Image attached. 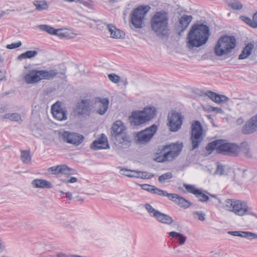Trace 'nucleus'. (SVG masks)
Returning <instances> with one entry per match:
<instances>
[{"mask_svg":"<svg viewBox=\"0 0 257 257\" xmlns=\"http://www.w3.org/2000/svg\"><path fill=\"white\" fill-rule=\"evenodd\" d=\"M5 248V245L3 243L2 239L0 238V249H3Z\"/></svg>","mask_w":257,"mask_h":257,"instance_id":"0e129e2a","label":"nucleus"},{"mask_svg":"<svg viewBox=\"0 0 257 257\" xmlns=\"http://www.w3.org/2000/svg\"><path fill=\"white\" fill-rule=\"evenodd\" d=\"M137 171L131 170L126 169H121L120 170V173L121 175L126 176L129 177H135L136 178L137 175L135 173H137Z\"/></svg>","mask_w":257,"mask_h":257,"instance_id":"58836bf2","label":"nucleus"},{"mask_svg":"<svg viewBox=\"0 0 257 257\" xmlns=\"http://www.w3.org/2000/svg\"><path fill=\"white\" fill-rule=\"evenodd\" d=\"M10 11H11V12L14 11V10H7L6 11H2L0 13V19L4 16H5V15L8 14L9 12H10Z\"/></svg>","mask_w":257,"mask_h":257,"instance_id":"6e6d98bb","label":"nucleus"},{"mask_svg":"<svg viewBox=\"0 0 257 257\" xmlns=\"http://www.w3.org/2000/svg\"><path fill=\"white\" fill-rule=\"evenodd\" d=\"M108 77L110 81L114 83L119 82L120 80L119 76L114 73L109 74Z\"/></svg>","mask_w":257,"mask_h":257,"instance_id":"c03bdc74","label":"nucleus"},{"mask_svg":"<svg viewBox=\"0 0 257 257\" xmlns=\"http://www.w3.org/2000/svg\"><path fill=\"white\" fill-rule=\"evenodd\" d=\"M206 95L208 96L212 101H214V98L216 97V93L211 91H209L206 93Z\"/></svg>","mask_w":257,"mask_h":257,"instance_id":"3c124183","label":"nucleus"},{"mask_svg":"<svg viewBox=\"0 0 257 257\" xmlns=\"http://www.w3.org/2000/svg\"><path fill=\"white\" fill-rule=\"evenodd\" d=\"M220 94H216V97L214 98V101L216 103H220Z\"/></svg>","mask_w":257,"mask_h":257,"instance_id":"bf43d9fd","label":"nucleus"},{"mask_svg":"<svg viewBox=\"0 0 257 257\" xmlns=\"http://www.w3.org/2000/svg\"><path fill=\"white\" fill-rule=\"evenodd\" d=\"M145 209L147 211L148 213L151 217H155L159 211L155 209L150 204L146 203L144 205Z\"/></svg>","mask_w":257,"mask_h":257,"instance_id":"e433bc0d","label":"nucleus"},{"mask_svg":"<svg viewBox=\"0 0 257 257\" xmlns=\"http://www.w3.org/2000/svg\"><path fill=\"white\" fill-rule=\"evenodd\" d=\"M4 117L6 119H9L14 121L19 122L22 121L21 115L18 112L6 113Z\"/></svg>","mask_w":257,"mask_h":257,"instance_id":"7c9ffc66","label":"nucleus"},{"mask_svg":"<svg viewBox=\"0 0 257 257\" xmlns=\"http://www.w3.org/2000/svg\"><path fill=\"white\" fill-rule=\"evenodd\" d=\"M22 45L21 41H19L16 43H12L11 44L7 45L6 48L9 49H13L16 48H18Z\"/></svg>","mask_w":257,"mask_h":257,"instance_id":"09e8293b","label":"nucleus"},{"mask_svg":"<svg viewBox=\"0 0 257 257\" xmlns=\"http://www.w3.org/2000/svg\"><path fill=\"white\" fill-rule=\"evenodd\" d=\"M31 184L35 188L51 189L53 187V185L50 182L42 179L33 180Z\"/></svg>","mask_w":257,"mask_h":257,"instance_id":"393cba45","label":"nucleus"},{"mask_svg":"<svg viewBox=\"0 0 257 257\" xmlns=\"http://www.w3.org/2000/svg\"><path fill=\"white\" fill-rule=\"evenodd\" d=\"M122 81L123 82V85L125 86H126L128 83L126 79H124L122 80Z\"/></svg>","mask_w":257,"mask_h":257,"instance_id":"338daca9","label":"nucleus"},{"mask_svg":"<svg viewBox=\"0 0 257 257\" xmlns=\"http://www.w3.org/2000/svg\"><path fill=\"white\" fill-rule=\"evenodd\" d=\"M253 23L252 24V28H257V12L255 13L253 16Z\"/></svg>","mask_w":257,"mask_h":257,"instance_id":"603ef678","label":"nucleus"},{"mask_svg":"<svg viewBox=\"0 0 257 257\" xmlns=\"http://www.w3.org/2000/svg\"><path fill=\"white\" fill-rule=\"evenodd\" d=\"M212 110L219 113L222 112L221 108L219 107H212Z\"/></svg>","mask_w":257,"mask_h":257,"instance_id":"052dcab7","label":"nucleus"},{"mask_svg":"<svg viewBox=\"0 0 257 257\" xmlns=\"http://www.w3.org/2000/svg\"><path fill=\"white\" fill-rule=\"evenodd\" d=\"M36 9L38 11L46 10L48 8V5L45 0H37L33 3Z\"/></svg>","mask_w":257,"mask_h":257,"instance_id":"c85d7f7f","label":"nucleus"},{"mask_svg":"<svg viewBox=\"0 0 257 257\" xmlns=\"http://www.w3.org/2000/svg\"><path fill=\"white\" fill-rule=\"evenodd\" d=\"M124 131L125 127L122 122L117 120L111 126L110 137L112 141H114L115 144L119 145L120 147L127 148L130 146L131 141Z\"/></svg>","mask_w":257,"mask_h":257,"instance_id":"39448f33","label":"nucleus"},{"mask_svg":"<svg viewBox=\"0 0 257 257\" xmlns=\"http://www.w3.org/2000/svg\"><path fill=\"white\" fill-rule=\"evenodd\" d=\"M77 179L74 177H71L70 178L67 180H66L65 182L68 183H73L77 182Z\"/></svg>","mask_w":257,"mask_h":257,"instance_id":"5fc2aeb1","label":"nucleus"},{"mask_svg":"<svg viewBox=\"0 0 257 257\" xmlns=\"http://www.w3.org/2000/svg\"><path fill=\"white\" fill-rule=\"evenodd\" d=\"M184 117L181 113L172 111L168 115V125L171 132H177L182 124Z\"/></svg>","mask_w":257,"mask_h":257,"instance_id":"4468645a","label":"nucleus"},{"mask_svg":"<svg viewBox=\"0 0 257 257\" xmlns=\"http://www.w3.org/2000/svg\"><path fill=\"white\" fill-rule=\"evenodd\" d=\"M205 136L202 125L198 120H195L191 124V141L192 150L197 149Z\"/></svg>","mask_w":257,"mask_h":257,"instance_id":"9d476101","label":"nucleus"},{"mask_svg":"<svg viewBox=\"0 0 257 257\" xmlns=\"http://www.w3.org/2000/svg\"><path fill=\"white\" fill-rule=\"evenodd\" d=\"M227 5L234 10H240L242 9L243 5L238 0H225Z\"/></svg>","mask_w":257,"mask_h":257,"instance_id":"c756f323","label":"nucleus"},{"mask_svg":"<svg viewBox=\"0 0 257 257\" xmlns=\"http://www.w3.org/2000/svg\"><path fill=\"white\" fill-rule=\"evenodd\" d=\"M48 171L55 175L59 174L71 175L73 174L74 173V170L69 168L65 165L51 167L48 169Z\"/></svg>","mask_w":257,"mask_h":257,"instance_id":"4be33fe9","label":"nucleus"},{"mask_svg":"<svg viewBox=\"0 0 257 257\" xmlns=\"http://www.w3.org/2000/svg\"><path fill=\"white\" fill-rule=\"evenodd\" d=\"M183 187L188 192L193 194L198 198L200 201L204 202L209 200V197L208 195H207V194L203 193L201 190L196 188L194 186L184 184Z\"/></svg>","mask_w":257,"mask_h":257,"instance_id":"a211bd4d","label":"nucleus"},{"mask_svg":"<svg viewBox=\"0 0 257 257\" xmlns=\"http://www.w3.org/2000/svg\"><path fill=\"white\" fill-rule=\"evenodd\" d=\"M240 19L242 21L245 22L246 24L248 25L249 26L251 27L252 28V24L253 23V18L252 17V20H251L250 18L244 16H241L240 17Z\"/></svg>","mask_w":257,"mask_h":257,"instance_id":"a18cd8bd","label":"nucleus"},{"mask_svg":"<svg viewBox=\"0 0 257 257\" xmlns=\"http://www.w3.org/2000/svg\"><path fill=\"white\" fill-rule=\"evenodd\" d=\"M109 100L108 98L97 97L94 102V107L96 112L100 115H103L107 111Z\"/></svg>","mask_w":257,"mask_h":257,"instance_id":"2eb2a0df","label":"nucleus"},{"mask_svg":"<svg viewBox=\"0 0 257 257\" xmlns=\"http://www.w3.org/2000/svg\"><path fill=\"white\" fill-rule=\"evenodd\" d=\"M257 131V114L246 122L242 129V133L245 135L253 133Z\"/></svg>","mask_w":257,"mask_h":257,"instance_id":"6ab92c4d","label":"nucleus"},{"mask_svg":"<svg viewBox=\"0 0 257 257\" xmlns=\"http://www.w3.org/2000/svg\"><path fill=\"white\" fill-rule=\"evenodd\" d=\"M76 3H78L79 4H82L83 6L88 8L89 9H94L93 1L92 0H88L87 1H84L83 0H76Z\"/></svg>","mask_w":257,"mask_h":257,"instance_id":"a19ab883","label":"nucleus"},{"mask_svg":"<svg viewBox=\"0 0 257 257\" xmlns=\"http://www.w3.org/2000/svg\"><path fill=\"white\" fill-rule=\"evenodd\" d=\"M169 197V200L175 202L180 207L187 208L191 204L188 200L177 194L171 193Z\"/></svg>","mask_w":257,"mask_h":257,"instance_id":"5701e85b","label":"nucleus"},{"mask_svg":"<svg viewBox=\"0 0 257 257\" xmlns=\"http://www.w3.org/2000/svg\"><path fill=\"white\" fill-rule=\"evenodd\" d=\"M169 235L172 237L177 238L178 242L180 245L184 244L186 240V237L185 236L175 231L170 232Z\"/></svg>","mask_w":257,"mask_h":257,"instance_id":"2f4dec72","label":"nucleus"},{"mask_svg":"<svg viewBox=\"0 0 257 257\" xmlns=\"http://www.w3.org/2000/svg\"><path fill=\"white\" fill-rule=\"evenodd\" d=\"M51 112L53 116L58 120L67 119V111L65 108L62 107L59 102H56L52 106Z\"/></svg>","mask_w":257,"mask_h":257,"instance_id":"f3484780","label":"nucleus"},{"mask_svg":"<svg viewBox=\"0 0 257 257\" xmlns=\"http://www.w3.org/2000/svg\"><path fill=\"white\" fill-rule=\"evenodd\" d=\"M193 17L192 16L183 15L179 20V24L176 27V31L179 35H181L188 27L189 24L192 21Z\"/></svg>","mask_w":257,"mask_h":257,"instance_id":"412c9836","label":"nucleus"},{"mask_svg":"<svg viewBox=\"0 0 257 257\" xmlns=\"http://www.w3.org/2000/svg\"><path fill=\"white\" fill-rule=\"evenodd\" d=\"M156 113L154 106H147L141 111H134L132 112L130 121L132 125H139L153 119Z\"/></svg>","mask_w":257,"mask_h":257,"instance_id":"6e6552de","label":"nucleus"},{"mask_svg":"<svg viewBox=\"0 0 257 257\" xmlns=\"http://www.w3.org/2000/svg\"><path fill=\"white\" fill-rule=\"evenodd\" d=\"M245 214H250L251 215L255 216L257 218V214L254 213L253 212L249 211L248 208H247V211L246 212Z\"/></svg>","mask_w":257,"mask_h":257,"instance_id":"13d9d810","label":"nucleus"},{"mask_svg":"<svg viewBox=\"0 0 257 257\" xmlns=\"http://www.w3.org/2000/svg\"><path fill=\"white\" fill-rule=\"evenodd\" d=\"M91 148L94 150L108 149L109 146L106 136L102 134L100 138L93 142Z\"/></svg>","mask_w":257,"mask_h":257,"instance_id":"aec40b11","label":"nucleus"},{"mask_svg":"<svg viewBox=\"0 0 257 257\" xmlns=\"http://www.w3.org/2000/svg\"><path fill=\"white\" fill-rule=\"evenodd\" d=\"M56 30L57 31H56L54 35L57 36L60 38L70 39L74 37L73 36H70V35L67 32L64 31L63 29Z\"/></svg>","mask_w":257,"mask_h":257,"instance_id":"f704fd0d","label":"nucleus"},{"mask_svg":"<svg viewBox=\"0 0 257 257\" xmlns=\"http://www.w3.org/2000/svg\"><path fill=\"white\" fill-rule=\"evenodd\" d=\"M210 36L209 27L202 23L195 24L187 35V46L190 49L206 43Z\"/></svg>","mask_w":257,"mask_h":257,"instance_id":"f257e3e1","label":"nucleus"},{"mask_svg":"<svg viewBox=\"0 0 257 257\" xmlns=\"http://www.w3.org/2000/svg\"><path fill=\"white\" fill-rule=\"evenodd\" d=\"M155 218L158 221L168 225H170L173 222V220L171 216L160 211H159Z\"/></svg>","mask_w":257,"mask_h":257,"instance_id":"bb28decb","label":"nucleus"},{"mask_svg":"<svg viewBox=\"0 0 257 257\" xmlns=\"http://www.w3.org/2000/svg\"><path fill=\"white\" fill-rule=\"evenodd\" d=\"M58 72L56 69L50 70L32 69L25 74L24 79L28 84H34L42 80H51L53 79Z\"/></svg>","mask_w":257,"mask_h":257,"instance_id":"423d86ee","label":"nucleus"},{"mask_svg":"<svg viewBox=\"0 0 257 257\" xmlns=\"http://www.w3.org/2000/svg\"><path fill=\"white\" fill-rule=\"evenodd\" d=\"M91 110L92 103L90 99H83L77 103L76 110L79 114L89 115Z\"/></svg>","mask_w":257,"mask_h":257,"instance_id":"dca6fc26","label":"nucleus"},{"mask_svg":"<svg viewBox=\"0 0 257 257\" xmlns=\"http://www.w3.org/2000/svg\"><path fill=\"white\" fill-rule=\"evenodd\" d=\"M235 46L236 39L234 36H222L218 39L215 45L214 53L217 56H228Z\"/></svg>","mask_w":257,"mask_h":257,"instance_id":"0eeeda50","label":"nucleus"},{"mask_svg":"<svg viewBox=\"0 0 257 257\" xmlns=\"http://www.w3.org/2000/svg\"><path fill=\"white\" fill-rule=\"evenodd\" d=\"M136 174V178H140L142 179H151L154 176V175L152 173H147V172L143 171H137Z\"/></svg>","mask_w":257,"mask_h":257,"instance_id":"ea45409f","label":"nucleus"},{"mask_svg":"<svg viewBox=\"0 0 257 257\" xmlns=\"http://www.w3.org/2000/svg\"><path fill=\"white\" fill-rule=\"evenodd\" d=\"M108 30L110 32V37L114 39H122L124 37V32L116 29L113 25L105 24Z\"/></svg>","mask_w":257,"mask_h":257,"instance_id":"a878e982","label":"nucleus"},{"mask_svg":"<svg viewBox=\"0 0 257 257\" xmlns=\"http://www.w3.org/2000/svg\"><path fill=\"white\" fill-rule=\"evenodd\" d=\"M173 177V174L171 172L164 173L159 176L158 180L160 182H164L166 180L170 179Z\"/></svg>","mask_w":257,"mask_h":257,"instance_id":"37998d69","label":"nucleus"},{"mask_svg":"<svg viewBox=\"0 0 257 257\" xmlns=\"http://www.w3.org/2000/svg\"><path fill=\"white\" fill-rule=\"evenodd\" d=\"M5 76L3 74H1L0 72V80H3Z\"/></svg>","mask_w":257,"mask_h":257,"instance_id":"774afa93","label":"nucleus"},{"mask_svg":"<svg viewBox=\"0 0 257 257\" xmlns=\"http://www.w3.org/2000/svg\"><path fill=\"white\" fill-rule=\"evenodd\" d=\"M228 233L235 236L247 238L249 240L257 239V234L250 231H230Z\"/></svg>","mask_w":257,"mask_h":257,"instance_id":"b1692460","label":"nucleus"},{"mask_svg":"<svg viewBox=\"0 0 257 257\" xmlns=\"http://www.w3.org/2000/svg\"><path fill=\"white\" fill-rule=\"evenodd\" d=\"M152 30L159 37L168 36L169 35L168 14L161 11L156 12L151 19Z\"/></svg>","mask_w":257,"mask_h":257,"instance_id":"f03ea898","label":"nucleus"},{"mask_svg":"<svg viewBox=\"0 0 257 257\" xmlns=\"http://www.w3.org/2000/svg\"><path fill=\"white\" fill-rule=\"evenodd\" d=\"M206 150L211 152L216 150L217 153L230 156H237L239 153V146L225 140H217L209 143Z\"/></svg>","mask_w":257,"mask_h":257,"instance_id":"7ed1b4c3","label":"nucleus"},{"mask_svg":"<svg viewBox=\"0 0 257 257\" xmlns=\"http://www.w3.org/2000/svg\"><path fill=\"white\" fill-rule=\"evenodd\" d=\"M21 159L25 164H29L31 162V157L30 151L24 150L21 152Z\"/></svg>","mask_w":257,"mask_h":257,"instance_id":"72a5a7b5","label":"nucleus"},{"mask_svg":"<svg viewBox=\"0 0 257 257\" xmlns=\"http://www.w3.org/2000/svg\"><path fill=\"white\" fill-rule=\"evenodd\" d=\"M228 98L226 97L225 95H220V103L226 102L228 100Z\"/></svg>","mask_w":257,"mask_h":257,"instance_id":"864d4df0","label":"nucleus"},{"mask_svg":"<svg viewBox=\"0 0 257 257\" xmlns=\"http://www.w3.org/2000/svg\"><path fill=\"white\" fill-rule=\"evenodd\" d=\"M150 7L149 6H141L134 10L131 14V23L137 29L143 27L144 20Z\"/></svg>","mask_w":257,"mask_h":257,"instance_id":"1a4fd4ad","label":"nucleus"},{"mask_svg":"<svg viewBox=\"0 0 257 257\" xmlns=\"http://www.w3.org/2000/svg\"><path fill=\"white\" fill-rule=\"evenodd\" d=\"M65 194H66V198H67L68 200H71V199H72V194H71V192H66V193H65Z\"/></svg>","mask_w":257,"mask_h":257,"instance_id":"4d7b16f0","label":"nucleus"},{"mask_svg":"<svg viewBox=\"0 0 257 257\" xmlns=\"http://www.w3.org/2000/svg\"><path fill=\"white\" fill-rule=\"evenodd\" d=\"M40 29L43 31H45L49 34L54 35L57 30L52 27L47 25H40L38 26Z\"/></svg>","mask_w":257,"mask_h":257,"instance_id":"c9c22d12","label":"nucleus"},{"mask_svg":"<svg viewBox=\"0 0 257 257\" xmlns=\"http://www.w3.org/2000/svg\"><path fill=\"white\" fill-rule=\"evenodd\" d=\"M227 210L233 212L239 216H243L247 211L248 206L244 202L238 200L228 199L225 201Z\"/></svg>","mask_w":257,"mask_h":257,"instance_id":"9b49d317","label":"nucleus"},{"mask_svg":"<svg viewBox=\"0 0 257 257\" xmlns=\"http://www.w3.org/2000/svg\"><path fill=\"white\" fill-rule=\"evenodd\" d=\"M141 188L144 190L153 193L155 186L149 184H143L141 185Z\"/></svg>","mask_w":257,"mask_h":257,"instance_id":"de8ad7c7","label":"nucleus"},{"mask_svg":"<svg viewBox=\"0 0 257 257\" xmlns=\"http://www.w3.org/2000/svg\"><path fill=\"white\" fill-rule=\"evenodd\" d=\"M206 194H207V195H208L209 196L212 197H213V198H217V196L216 195H214V194H210L209 193H208V192L207 191H204Z\"/></svg>","mask_w":257,"mask_h":257,"instance_id":"69168bd1","label":"nucleus"},{"mask_svg":"<svg viewBox=\"0 0 257 257\" xmlns=\"http://www.w3.org/2000/svg\"><path fill=\"white\" fill-rule=\"evenodd\" d=\"M215 173L217 175H223L224 174V168L222 165H218L215 171Z\"/></svg>","mask_w":257,"mask_h":257,"instance_id":"8fccbe9b","label":"nucleus"},{"mask_svg":"<svg viewBox=\"0 0 257 257\" xmlns=\"http://www.w3.org/2000/svg\"><path fill=\"white\" fill-rule=\"evenodd\" d=\"M59 137L67 143L78 146L83 142L84 137L82 135L75 133L60 131L58 133Z\"/></svg>","mask_w":257,"mask_h":257,"instance_id":"f8f14e48","label":"nucleus"},{"mask_svg":"<svg viewBox=\"0 0 257 257\" xmlns=\"http://www.w3.org/2000/svg\"><path fill=\"white\" fill-rule=\"evenodd\" d=\"M239 152H241L247 157H250L251 156L249 149L246 143H242L240 147H239Z\"/></svg>","mask_w":257,"mask_h":257,"instance_id":"4c0bfd02","label":"nucleus"},{"mask_svg":"<svg viewBox=\"0 0 257 257\" xmlns=\"http://www.w3.org/2000/svg\"><path fill=\"white\" fill-rule=\"evenodd\" d=\"M253 48V44L251 43H248L243 49L241 53L239 55L238 59L241 60L247 58L251 54Z\"/></svg>","mask_w":257,"mask_h":257,"instance_id":"cd10ccee","label":"nucleus"},{"mask_svg":"<svg viewBox=\"0 0 257 257\" xmlns=\"http://www.w3.org/2000/svg\"><path fill=\"white\" fill-rule=\"evenodd\" d=\"M37 54L38 52L37 51H27L19 55L17 57V60H22L24 59H30L35 57Z\"/></svg>","mask_w":257,"mask_h":257,"instance_id":"473e14b6","label":"nucleus"},{"mask_svg":"<svg viewBox=\"0 0 257 257\" xmlns=\"http://www.w3.org/2000/svg\"><path fill=\"white\" fill-rule=\"evenodd\" d=\"M243 122V119L242 118H239L236 120V123L238 125L241 124Z\"/></svg>","mask_w":257,"mask_h":257,"instance_id":"680f3d73","label":"nucleus"},{"mask_svg":"<svg viewBox=\"0 0 257 257\" xmlns=\"http://www.w3.org/2000/svg\"><path fill=\"white\" fill-rule=\"evenodd\" d=\"M157 130V126L155 124L138 133L135 137L136 140L139 144H143L149 142Z\"/></svg>","mask_w":257,"mask_h":257,"instance_id":"ddd939ff","label":"nucleus"},{"mask_svg":"<svg viewBox=\"0 0 257 257\" xmlns=\"http://www.w3.org/2000/svg\"><path fill=\"white\" fill-rule=\"evenodd\" d=\"M153 194H157L161 196H167L169 199V195H171V193H168L167 191L161 190L156 186H155L153 190Z\"/></svg>","mask_w":257,"mask_h":257,"instance_id":"79ce46f5","label":"nucleus"},{"mask_svg":"<svg viewBox=\"0 0 257 257\" xmlns=\"http://www.w3.org/2000/svg\"><path fill=\"white\" fill-rule=\"evenodd\" d=\"M57 257H68V256L65 253H60L57 254Z\"/></svg>","mask_w":257,"mask_h":257,"instance_id":"e2e57ef3","label":"nucleus"},{"mask_svg":"<svg viewBox=\"0 0 257 257\" xmlns=\"http://www.w3.org/2000/svg\"><path fill=\"white\" fill-rule=\"evenodd\" d=\"M193 216L196 217L197 216L198 218L200 221H204L205 219V214L202 211H195L193 213Z\"/></svg>","mask_w":257,"mask_h":257,"instance_id":"49530a36","label":"nucleus"},{"mask_svg":"<svg viewBox=\"0 0 257 257\" xmlns=\"http://www.w3.org/2000/svg\"><path fill=\"white\" fill-rule=\"evenodd\" d=\"M182 144L172 143L161 146L157 150L156 161L162 163L166 161H172L177 157L182 150Z\"/></svg>","mask_w":257,"mask_h":257,"instance_id":"20e7f679","label":"nucleus"}]
</instances>
